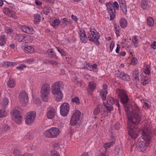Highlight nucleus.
Segmentation results:
<instances>
[{"mask_svg": "<svg viewBox=\"0 0 156 156\" xmlns=\"http://www.w3.org/2000/svg\"><path fill=\"white\" fill-rule=\"evenodd\" d=\"M116 93L124 105L125 111L130 121L128 124L129 133L132 137H135L138 134L136 125L141 121L144 120L145 117L140 112L139 108L136 105H127L129 99L126 92L122 89H118Z\"/></svg>", "mask_w": 156, "mask_h": 156, "instance_id": "f257e3e1", "label": "nucleus"}, {"mask_svg": "<svg viewBox=\"0 0 156 156\" xmlns=\"http://www.w3.org/2000/svg\"><path fill=\"white\" fill-rule=\"evenodd\" d=\"M138 124L136 126L137 127L136 130L138 132V134L136 137L134 138L132 137L129 134V133H128L132 138L135 139L138 136L140 131L141 132L143 135L142 137H140L136 143V147L138 151L143 152L145 151L147 148V145L146 144H148L150 143L151 138V136L149 133V129L148 127H146V129L144 130H140L138 129L137 126ZM128 129V132H129Z\"/></svg>", "mask_w": 156, "mask_h": 156, "instance_id": "f03ea898", "label": "nucleus"}, {"mask_svg": "<svg viewBox=\"0 0 156 156\" xmlns=\"http://www.w3.org/2000/svg\"><path fill=\"white\" fill-rule=\"evenodd\" d=\"M64 85L61 81L55 82L51 87V92L53 95H57L55 100L59 101L62 98L63 94L61 90V88H63Z\"/></svg>", "mask_w": 156, "mask_h": 156, "instance_id": "7ed1b4c3", "label": "nucleus"}, {"mask_svg": "<svg viewBox=\"0 0 156 156\" xmlns=\"http://www.w3.org/2000/svg\"><path fill=\"white\" fill-rule=\"evenodd\" d=\"M107 103L109 106H108L106 105L104 102V106L105 108L107 109V111L108 113L110 112L113 110V107L112 106L114 103L118 106V110L119 112L120 113V106L119 103L118 101L117 100H115L113 98L108 96L107 98Z\"/></svg>", "mask_w": 156, "mask_h": 156, "instance_id": "20e7f679", "label": "nucleus"}, {"mask_svg": "<svg viewBox=\"0 0 156 156\" xmlns=\"http://www.w3.org/2000/svg\"><path fill=\"white\" fill-rule=\"evenodd\" d=\"M60 133V130L58 128L52 127L45 131L44 134L47 137L53 138L58 136Z\"/></svg>", "mask_w": 156, "mask_h": 156, "instance_id": "39448f33", "label": "nucleus"}, {"mask_svg": "<svg viewBox=\"0 0 156 156\" xmlns=\"http://www.w3.org/2000/svg\"><path fill=\"white\" fill-rule=\"evenodd\" d=\"M95 30V31L90 30V33H88V37L89 41L93 42L97 45H98L100 44L98 40L100 38V35L98 32L96 30Z\"/></svg>", "mask_w": 156, "mask_h": 156, "instance_id": "423d86ee", "label": "nucleus"}, {"mask_svg": "<svg viewBox=\"0 0 156 156\" xmlns=\"http://www.w3.org/2000/svg\"><path fill=\"white\" fill-rule=\"evenodd\" d=\"M50 87L48 84H44L42 86L41 90L42 99L44 101H48V95L50 91Z\"/></svg>", "mask_w": 156, "mask_h": 156, "instance_id": "0eeeda50", "label": "nucleus"}, {"mask_svg": "<svg viewBox=\"0 0 156 156\" xmlns=\"http://www.w3.org/2000/svg\"><path fill=\"white\" fill-rule=\"evenodd\" d=\"M36 115V112L35 111H30L28 112L25 119V123L27 125H32L34 123Z\"/></svg>", "mask_w": 156, "mask_h": 156, "instance_id": "6e6552de", "label": "nucleus"}, {"mask_svg": "<svg viewBox=\"0 0 156 156\" xmlns=\"http://www.w3.org/2000/svg\"><path fill=\"white\" fill-rule=\"evenodd\" d=\"M19 100L21 105L25 106L28 102V98L27 94L24 91H22L19 94Z\"/></svg>", "mask_w": 156, "mask_h": 156, "instance_id": "1a4fd4ad", "label": "nucleus"}, {"mask_svg": "<svg viewBox=\"0 0 156 156\" xmlns=\"http://www.w3.org/2000/svg\"><path fill=\"white\" fill-rule=\"evenodd\" d=\"M81 112L79 110H77L73 114L70 121V124L74 126L77 123L80 118Z\"/></svg>", "mask_w": 156, "mask_h": 156, "instance_id": "9d476101", "label": "nucleus"}, {"mask_svg": "<svg viewBox=\"0 0 156 156\" xmlns=\"http://www.w3.org/2000/svg\"><path fill=\"white\" fill-rule=\"evenodd\" d=\"M112 5L111 2H109L106 4L107 11L110 15L111 20H113L116 15L115 8Z\"/></svg>", "mask_w": 156, "mask_h": 156, "instance_id": "9b49d317", "label": "nucleus"}, {"mask_svg": "<svg viewBox=\"0 0 156 156\" xmlns=\"http://www.w3.org/2000/svg\"><path fill=\"white\" fill-rule=\"evenodd\" d=\"M70 109L69 104L66 102L62 104L60 106V112L61 115L63 116H66L69 113Z\"/></svg>", "mask_w": 156, "mask_h": 156, "instance_id": "f8f14e48", "label": "nucleus"}, {"mask_svg": "<svg viewBox=\"0 0 156 156\" xmlns=\"http://www.w3.org/2000/svg\"><path fill=\"white\" fill-rule=\"evenodd\" d=\"M12 118L16 122L20 123L22 121V116L20 112L14 109L12 112Z\"/></svg>", "mask_w": 156, "mask_h": 156, "instance_id": "ddd939ff", "label": "nucleus"}, {"mask_svg": "<svg viewBox=\"0 0 156 156\" xmlns=\"http://www.w3.org/2000/svg\"><path fill=\"white\" fill-rule=\"evenodd\" d=\"M103 107V105L102 104L98 105L94 111V115H97L100 113L101 115L104 116H107V115H106L105 113L104 114V113L103 112L104 111Z\"/></svg>", "mask_w": 156, "mask_h": 156, "instance_id": "4468645a", "label": "nucleus"}, {"mask_svg": "<svg viewBox=\"0 0 156 156\" xmlns=\"http://www.w3.org/2000/svg\"><path fill=\"white\" fill-rule=\"evenodd\" d=\"M80 33H79V35L81 41L83 43H86L88 39L85 30H80Z\"/></svg>", "mask_w": 156, "mask_h": 156, "instance_id": "2eb2a0df", "label": "nucleus"}, {"mask_svg": "<svg viewBox=\"0 0 156 156\" xmlns=\"http://www.w3.org/2000/svg\"><path fill=\"white\" fill-rule=\"evenodd\" d=\"M46 55L47 57L56 59H58V57L57 56L56 53L54 52L53 49L48 50L46 53Z\"/></svg>", "mask_w": 156, "mask_h": 156, "instance_id": "dca6fc26", "label": "nucleus"}, {"mask_svg": "<svg viewBox=\"0 0 156 156\" xmlns=\"http://www.w3.org/2000/svg\"><path fill=\"white\" fill-rule=\"evenodd\" d=\"M96 87L95 83L93 82H90L89 83L87 89V91L89 94H91L94 91Z\"/></svg>", "mask_w": 156, "mask_h": 156, "instance_id": "f3484780", "label": "nucleus"}, {"mask_svg": "<svg viewBox=\"0 0 156 156\" xmlns=\"http://www.w3.org/2000/svg\"><path fill=\"white\" fill-rule=\"evenodd\" d=\"M120 8L123 12L126 14L127 13V10L125 0H119Z\"/></svg>", "mask_w": 156, "mask_h": 156, "instance_id": "a211bd4d", "label": "nucleus"}, {"mask_svg": "<svg viewBox=\"0 0 156 156\" xmlns=\"http://www.w3.org/2000/svg\"><path fill=\"white\" fill-rule=\"evenodd\" d=\"M140 4L141 7L144 10H147L149 7V2L147 0H141L140 3Z\"/></svg>", "mask_w": 156, "mask_h": 156, "instance_id": "6ab92c4d", "label": "nucleus"}, {"mask_svg": "<svg viewBox=\"0 0 156 156\" xmlns=\"http://www.w3.org/2000/svg\"><path fill=\"white\" fill-rule=\"evenodd\" d=\"M55 115V110L54 108H51V110L48 112L47 114V116L49 119H52Z\"/></svg>", "mask_w": 156, "mask_h": 156, "instance_id": "aec40b11", "label": "nucleus"}, {"mask_svg": "<svg viewBox=\"0 0 156 156\" xmlns=\"http://www.w3.org/2000/svg\"><path fill=\"white\" fill-rule=\"evenodd\" d=\"M15 85V80L12 78H9L7 82V86L10 88L14 87Z\"/></svg>", "mask_w": 156, "mask_h": 156, "instance_id": "412c9836", "label": "nucleus"}, {"mask_svg": "<svg viewBox=\"0 0 156 156\" xmlns=\"http://www.w3.org/2000/svg\"><path fill=\"white\" fill-rule=\"evenodd\" d=\"M60 23L61 25L66 23L65 25L69 24H71L72 23V21L70 19H68L66 18H65L61 19V20H60Z\"/></svg>", "mask_w": 156, "mask_h": 156, "instance_id": "4be33fe9", "label": "nucleus"}, {"mask_svg": "<svg viewBox=\"0 0 156 156\" xmlns=\"http://www.w3.org/2000/svg\"><path fill=\"white\" fill-rule=\"evenodd\" d=\"M24 50L26 53H31L34 51V50L31 46H27L24 47Z\"/></svg>", "mask_w": 156, "mask_h": 156, "instance_id": "5701e85b", "label": "nucleus"}, {"mask_svg": "<svg viewBox=\"0 0 156 156\" xmlns=\"http://www.w3.org/2000/svg\"><path fill=\"white\" fill-rule=\"evenodd\" d=\"M6 38L5 35H2L0 36V46H4L6 43Z\"/></svg>", "mask_w": 156, "mask_h": 156, "instance_id": "b1692460", "label": "nucleus"}, {"mask_svg": "<svg viewBox=\"0 0 156 156\" xmlns=\"http://www.w3.org/2000/svg\"><path fill=\"white\" fill-rule=\"evenodd\" d=\"M34 23L36 24H38L41 20V16L38 14H35L34 15Z\"/></svg>", "mask_w": 156, "mask_h": 156, "instance_id": "393cba45", "label": "nucleus"}, {"mask_svg": "<svg viewBox=\"0 0 156 156\" xmlns=\"http://www.w3.org/2000/svg\"><path fill=\"white\" fill-rule=\"evenodd\" d=\"M16 65V64L15 62H3L2 63L3 66L5 68H7L12 66H15Z\"/></svg>", "mask_w": 156, "mask_h": 156, "instance_id": "a878e982", "label": "nucleus"}, {"mask_svg": "<svg viewBox=\"0 0 156 156\" xmlns=\"http://www.w3.org/2000/svg\"><path fill=\"white\" fill-rule=\"evenodd\" d=\"M8 113L5 111V108H3L0 110V118H2L7 116L8 115Z\"/></svg>", "mask_w": 156, "mask_h": 156, "instance_id": "bb28decb", "label": "nucleus"}, {"mask_svg": "<svg viewBox=\"0 0 156 156\" xmlns=\"http://www.w3.org/2000/svg\"><path fill=\"white\" fill-rule=\"evenodd\" d=\"M16 38L19 42H22L24 41V35L22 34H17L16 36Z\"/></svg>", "mask_w": 156, "mask_h": 156, "instance_id": "cd10ccee", "label": "nucleus"}, {"mask_svg": "<svg viewBox=\"0 0 156 156\" xmlns=\"http://www.w3.org/2000/svg\"><path fill=\"white\" fill-rule=\"evenodd\" d=\"M120 24L122 27H125L127 25V22L126 20L124 18L121 19L120 21Z\"/></svg>", "mask_w": 156, "mask_h": 156, "instance_id": "c85d7f7f", "label": "nucleus"}, {"mask_svg": "<svg viewBox=\"0 0 156 156\" xmlns=\"http://www.w3.org/2000/svg\"><path fill=\"white\" fill-rule=\"evenodd\" d=\"M33 40V37L32 36L29 35H24V41L27 42H31Z\"/></svg>", "mask_w": 156, "mask_h": 156, "instance_id": "c756f323", "label": "nucleus"}, {"mask_svg": "<svg viewBox=\"0 0 156 156\" xmlns=\"http://www.w3.org/2000/svg\"><path fill=\"white\" fill-rule=\"evenodd\" d=\"M60 23V20L58 19H55L53 20L51 25L54 27L58 26Z\"/></svg>", "mask_w": 156, "mask_h": 156, "instance_id": "7c9ffc66", "label": "nucleus"}, {"mask_svg": "<svg viewBox=\"0 0 156 156\" xmlns=\"http://www.w3.org/2000/svg\"><path fill=\"white\" fill-rule=\"evenodd\" d=\"M107 94V92L105 90H103L102 91H101L100 95L101 96L102 99L103 101H104L106 99Z\"/></svg>", "mask_w": 156, "mask_h": 156, "instance_id": "2f4dec72", "label": "nucleus"}, {"mask_svg": "<svg viewBox=\"0 0 156 156\" xmlns=\"http://www.w3.org/2000/svg\"><path fill=\"white\" fill-rule=\"evenodd\" d=\"M154 20L152 18L148 17L147 19V24L150 27H152L154 24Z\"/></svg>", "mask_w": 156, "mask_h": 156, "instance_id": "473e14b6", "label": "nucleus"}, {"mask_svg": "<svg viewBox=\"0 0 156 156\" xmlns=\"http://www.w3.org/2000/svg\"><path fill=\"white\" fill-rule=\"evenodd\" d=\"M51 8L49 7H44L43 9L44 13L46 15H48L51 12Z\"/></svg>", "mask_w": 156, "mask_h": 156, "instance_id": "72a5a7b5", "label": "nucleus"}, {"mask_svg": "<svg viewBox=\"0 0 156 156\" xmlns=\"http://www.w3.org/2000/svg\"><path fill=\"white\" fill-rule=\"evenodd\" d=\"M133 78L135 79L139 80V72L137 70H135L133 71L132 73Z\"/></svg>", "mask_w": 156, "mask_h": 156, "instance_id": "f704fd0d", "label": "nucleus"}, {"mask_svg": "<svg viewBox=\"0 0 156 156\" xmlns=\"http://www.w3.org/2000/svg\"><path fill=\"white\" fill-rule=\"evenodd\" d=\"M58 52L61 54L62 56H66V53L63 49L60 48L59 47H56Z\"/></svg>", "mask_w": 156, "mask_h": 156, "instance_id": "c9c22d12", "label": "nucleus"}, {"mask_svg": "<svg viewBox=\"0 0 156 156\" xmlns=\"http://www.w3.org/2000/svg\"><path fill=\"white\" fill-rule=\"evenodd\" d=\"M141 80L143 81V84L144 86H145L149 83L148 77L147 76H145L143 78H142V80Z\"/></svg>", "mask_w": 156, "mask_h": 156, "instance_id": "e433bc0d", "label": "nucleus"}, {"mask_svg": "<svg viewBox=\"0 0 156 156\" xmlns=\"http://www.w3.org/2000/svg\"><path fill=\"white\" fill-rule=\"evenodd\" d=\"M129 76L127 74H124L122 75L121 79L125 81H128L130 79Z\"/></svg>", "mask_w": 156, "mask_h": 156, "instance_id": "4c0bfd02", "label": "nucleus"}, {"mask_svg": "<svg viewBox=\"0 0 156 156\" xmlns=\"http://www.w3.org/2000/svg\"><path fill=\"white\" fill-rule=\"evenodd\" d=\"M122 122H118L115 125L114 128L115 129L117 130H119L122 126Z\"/></svg>", "mask_w": 156, "mask_h": 156, "instance_id": "58836bf2", "label": "nucleus"}, {"mask_svg": "<svg viewBox=\"0 0 156 156\" xmlns=\"http://www.w3.org/2000/svg\"><path fill=\"white\" fill-rule=\"evenodd\" d=\"M136 36H133L132 40V43L133 44L134 46L136 48V47L137 46L135 44H136L138 42V39L136 38Z\"/></svg>", "mask_w": 156, "mask_h": 156, "instance_id": "ea45409f", "label": "nucleus"}, {"mask_svg": "<svg viewBox=\"0 0 156 156\" xmlns=\"http://www.w3.org/2000/svg\"><path fill=\"white\" fill-rule=\"evenodd\" d=\"M113 142H109L108 143L104 144V147L106 149H107L111 147V146L113 145Z\"/></svg>", "mask_w": 156, "mask_h": 156, "instance_id": "a19ab883", "label": "nucleus"}, {"mask_svg": "<svg viewBox=\"0 0 156 156\" xmlns=\"http://www.w3.org/2000/svg\"><path fill=\"white\" fill-rule=\"evenodd\" d=\"M72 102L75 103L77 104H79L80 103V100L78 97H76L72 98Z\"/></svg>", "mask_w": 156, "mask_h": 156, "instance_id": "79ce46f5", "label": "nucleus"}, {"mask_svg": "<svg viewBox=\"0 0 156 156\" xmlns=\"http://www.w3.org/2000/svg\"><path fill=\"white\" fill-rule=\"evenodd\" d=\"M27 34H33L34 32L33 28L28 26H27Z\"/></svg>", "mask_w": 156, "mask_h": 156, "instance_id": "37998d69", "label": "nucleus"}, {"mask_svg": "<svg viewBox=\"0 0 156 156\" xmlns=\"http://www.w3.org/2000/svg\"><path fill=\"white\" fill-rule=\"evenodd\" d=\"M51 156H60L59 153L55 149H53L51 152Z\"/></svg>", "mask_w": 156, "mask_h": 156, "instance_id": "c03bdc74", "label": "nucleus"}, {"mask_svg": "<svg viewBox=\"0 0 156 156\" xmlns=\"http://www.w3.org/2000/svg\"><path fill=\"white\" fill-rule=\"evenodd\" d=\"M8 102L9 101L8 100L7 98H5L3 99V100L2 101L1 104L4 107L8 104Z\"/></svg>", "mask_w": 156, "mask_h": 156, "instance_id": "a18cd8bd", "label": "nucleus"}, {"mask_svg": "<svg viewBox=\"0 0 156 156\" xmlns=\"http://www.w3.org/2000/svg\"><path fill=\"white\" fill-rule=\"evenodd\" d=\"M10 128L8 125H4L3 127L2 128V130L3 132H5L9 130L10 129Z\"/></svg>", "mask_w": 156, "mask_h": 156, "instance_id": "49530a36", "label": "nucleus"}, {"mask_svg": "<svg viewBox=\"0 0 156 156\" xmlns=\"http://www.w3.org/2000/svg\"><path fill=\"white\" fill-rule=\"evenodd\" d=\"M8 15L14 18H16V13L14 11H11L9 14H8Z\"/></svg>", "mask_w": 156, "mask_h": 156, "instance_id": "de8ad7c7", "label": "nucleus"}, {"mask_svg": "<svg viewBox=\"0 0 156 156\" xmlns=\"http://www.w3.org/2000/svg\"><path fill=\"white\" fill-rule=\"evenodd\" d=\"M13 153L15 156H20V152L19 150L16 149L14 150Z\"/></svg>", "mask_w": 156, "mask_h": 156, "instance_id": "09e8293b", "label": "nucleus"}, {"mask_svg": "<svg viewBox=\"0 0 156 156\" xmlns=\"http://www.w3.org/2000/svg\"><path fill=\"white\" fill-rule=\"evenodd\" d=\"M111 3H112V5H114V7L115 8V9L118 10L119 8V5L117 2L115 1L114 3L112 2H111Z\"/></svg>", "mask_w": 156, "mask_h": 156, "instance_id": "8fccbe9b", "label": "nucleus"}, {"mask_svg": "<svg viewBox=\"0 0 156 156\" xmlns=\"http://www.w3.org/2000/svg\"><path fill=\"white\" fill-rule=\"evenodd\" d=\"M27 26L23 25L21 27V29L22 31L24 32L27 34Z\"/></svg>", "mask_w": 156, "mask_h": 156, "instance_id": "3c124183", "label": "nucleus"}, {"mask_svg": "<svg viewBox=\"0 0 156 156\" xmlns=\"http://www.w3.org/2000/svg\"><path fill=\"white\" fill-rule=\"evenodd\" d=\"M84 68L85 69H88L90 70H92V65L89 63H87L86 65L84 66Z\"/></svg>", "mask_w": 156, "mask_h": 156, "instance_id": "603ef678", "label": "nucleus"}, {"mask_svg": "<svg viewBox=\"0 0 156 156\" xmlns=\"http://www.w3.org/2000/svg\"><path fill=\"white\" fill-rule=\"evenodd\" d=\"M11 10H10L8 8H5L3 10V11L4 12V13L6 15H8V14H9L10 12V11H11Z\"/></svg>", "mask_w": 156, "mask_h": 156, "instance_id": "864d4df0", "label": "nucleus"}, {"mask_svg": "<svg viewBox=\"0 0 156 156\" xmlns=\"http://www.w3.org/2000/svg\"><path fill=\"white\" fill-rule=\"evenodd\" d=\"M115 72L116 76L117 77H119L120 78H121L122 76V72H120L119 70L115 71Z\"/></svg>", "mask_w": 156, "mask_h": 156, "instance_id": "5fc2aeb1", "label": "nucleus"}, {"mask_svg": "<svg viewBox=\"0 0 156 156\" xmlns=\"http://www.w3.org/2000/svg\"><path fill=\"white\" fill-rule=\"evenodd\" d=\"M33 136V134L30 132L28 133L26 135L27 138H29L30 140L32 139Z\"/></svg>", "mask_w": 156, "mask_h": 156, "instance_id": "6e6d98bb", "label": "nucleus"}, {"mask_svg": "<svg viewBox=\"0 0 156 156\" xmlns=\"http://www.w3.org/2000/svg\"><path fill=\"white\" fill-rule=\"evenodd\" d=\"M131 62L133 65H135L137 62V59L136 58H133L131 60Z\"/></svg>", "mask_w": 156, "mask_h": 156, "instance_id": "4d7b16f0", "label": "nucleus"}, {"mask_svg": "<svg viewBox=\"0 0 156 156\" xmlns=\"http://www.w3.org/2000/svg\"><path fill=\"white\" fill-rule=\"evenodd\" d=\"M34 2L37 5L39 6H41L42 4V2L38 0H35Z\"/></svg>", "mask_w": 156, "mask_h": 156, "instance_id": "13d9d810", "label": "nucleus"}, {"mask_svg": "<svg viewBox=\"0 0 156 156\" xmlns=\"http://www.w3.org/2000/svg\"><path fill=\"white\" fill-rule=\"evenodd\" d=\"M52 60H50L48 59H45L44 61V62L45 63L50 64L51 65Z\"/></svg>", "mask_w": 156, "mask_h": 156, "instance_id": "bf43d9fd", "label": "nucleus"}, {"mask_svg": "<svg viewBox=\"0 0 156 156\" xmlns=\"http://www.w3.org/2000/svg\"><path fill=\"white\" fill-rule=\"evenodd\" d=\"M114 45H115L113 41H112L110 44V46L111 51H112V50H113V49L114 46Z\"/></svg>", "mask_w": 156, "mask_h": 156, "instance_id": "052dcab7", "label": "nucleus"}, {"mask_svg": "<svg viewBox=\"0 0 156 156\" xmlns=\"http://www.w3.org/2000/svg\"><path fill=\"white\" fill-rule=\"evenodd\" d=\"M151 47L154 49L156 48V41H154L151 44Z\"/></svg>", "mask_w": 156, "mask_h": 156, "instance_id": "680f3d73", "label": "nucleus"}, {"mask_svg": "<svg viewBox=\"0 0 156 156\" xmlns=\"http://www.w3.org/2000/svg\"><path fill=\"white\" fill-rule=\"evenodd\" d=\"M144 73L145 74L148 75H149L150 73V71L148 67L146 68V69L144 71Z\"/></svg>", "mask_w": 156, "mask_h": 156, "instance_id": "e2e57ef3", "label": "nucleus"}, {"mask_svg": "<svg viewBox=\"0 0 156 156\" xmlns=\"http://www.w3.org/2000/svg\"><path fill=\"white\" fill-rule=\"evenodd\" d=\"M120 48V45L119 44H117V47L115 50V51L117 53H118L119 52Z\"/></svg>", "mask_w": 156, "mask_h": 156, "instance_id": "0e129e2a", "label": "nucleus"}, {"mask_svg": "<svg viewBox=\"0 0 156 156\" xmlns=\"http://www.w3.org/2000/svg\"><path fill=\"white\" fill-rule=\"evenodd\" d=\"M6 31L7 33L10 34H12L13 31L11 28H9L7 29L6 30Z\"/></svg>", "mask_w": 156, "mask_h": 156, "instance_id": "69168bd1", "label": "nucleus"}, {"mask_svg": "<svg viewBox=\"0 0 156 156\" xmlns=\"http://www.w3.org/2000/svg\"><path fill=\"white\" fill-rule=\"evenodd\" d=\"M26 66H24V65H21L20 66L17 67L16 69L17 70H22L23 67H26Z\"/></svg>", "mask_w": 156, "mask_h": 156, "instance_id": "338daca9", "label": "nucleus"}, {"mask_svg": "<svg viewBox=\"0 0 156 156\" xmlns=\"http://www.w3.org/2000/svg\"><path fill=\"white\" fill-rule=\"evenodd\" d=\"M58 64V62L57 61L52 60L51 65L55 66H57Z\"/></svg>", "mask_w": 156, "mask_h": 156, "instance_id": "774afa93", "label": "nucleus"}]
</instances>
